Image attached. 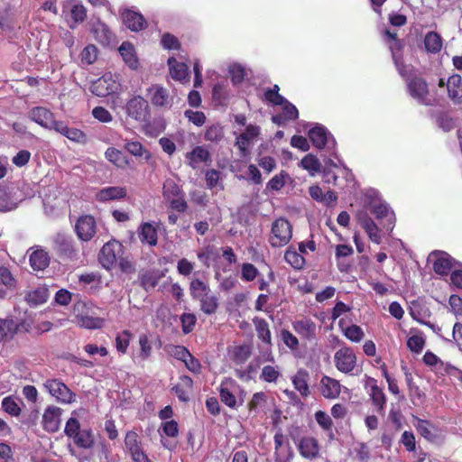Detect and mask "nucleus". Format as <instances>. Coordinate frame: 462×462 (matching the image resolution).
Returning a JSON list of instances; mask_svg holds the SVG:
<instances>
[{"mask_svg": "<svg viewBox=\"0 0 462 462\" xmlns=\"http://www.w3.org/2000/svg\"><path fill=\"white\" fill-rule=\"evenodd\" d=\"M407 92L410 97L419 105L432 106L436 103V98L430 94L427 80L418 75H413L406 80Z\"/></svg>", "mask_w": 462, "mask_h": 462, "instance_id": "nucleus-1", "label": "nucleus"}, {"mask_svg": "<svg viewBox=\"0 0 462 462\" xmlns=\"http://www.w3.org/2000/svg\"><path fill=\"white\" fill-rule=\"evenodd\" d=\"M292 237V226L285 217H279L272 224L269 243L272 247L285 246Z\"/></svg>", "mask_w": 462, "mask_h": 462, "instance_id": "nucleus-2", "label": "nucleus"}, {"mask_svg": "<svg viewBox=\"0 0 462 462\" xmlns=\"http://www.w3.org/2000/svg\"><path fill=\"white\" fill-rule=\"evenodd\" d=\"M43 386L58 402L70 404L76 400L75 393L60 379H47Z\"/></svg>", "mask_w": 462, "mask_h": 462, "instance_id": "nucleus-3", "label": "nucleus"}, {"mask_svg": "<svg viewBox=\"0 0 462 462\" xmlns=\"http://www.w3.org/2000/svg\"><path fill=\"white\" fill-rule=\"evenodd\" d=\"M123 254V245L119 241L112 239L101 248L98 260L104 268L110 270L118 262Z\"/></svg>", "mask_w": 462, "mask_h": 462, "instance_id": "nucleus-4", "label": "nucleus"}, {"mask_svg": "<svg viewBox=\"0 0 462 462\" xmlns=\"http://www.w3.org/2000/svg\"><path fill=\"white\" fill-rule=\"evenodd\" d=\"M125 112L129 117L138 122H147L150 118L148 101L141 96H134L125 105Z\"/></svg>", "mask_w": 462, "mask_h": 462, "instance_id": "nucleus-5", "label": "nucleus"}, {"mask_svg": "<svg viewBox=\"0 0 462 462\" xmlns=\"http://www.w3.org/2000/svg\"><path fill=\"white\" fill-rule=\"evenodd\" d=\"M336 368L346 374H352L356 368V356L349 346H343L336 351L334 355Z\"/></svg>", "mask_w": 462, "mask_h": 462, "instance_id": "nucleus-6", "label": "nucleus"}, {"mask_svg": "<svg viewBox=\"0 0 462 462\" xmlns=\"http://www.w3.org/2000/svg\"><path fill=\"white\" fill-rule=\"evenodd\" d=\"M119 87L120 84L113 79L112 74L106 73L91 83L90 91L97 97H106L116 93Z\"/></svg>", "mask_w": 462, "mask_h": 462, "instance_id": "nucleus-7", "label": "nucleus"}, {"mask_svg": "<svg viewBox=\"0 0 462 462\" xmlns=\"http://www.w3.org/2000/svg\"><path fill=\"white\" fill-rule=\"evenodd\" d=\"M365 387H369L367 393L375 412L381 416H384L387 398L383 390L377 385V381L372 377L368 378Z\"/></svg>", "mask_w": 462, "mask_h": 462, "instance_id": "nucleus-8", "label": "nucleus"}, {"mask_svg": "<svg viewBox=\"0 0 462 462\" xmlns=\"http://www.w3.org/2000/svg\"><path fill=\"white\" fill-rule=\"evenodd\" d=\"M147 96L155 107L170 108L172 106L173 97L162 85L152 84L147 88Z\"/></svg>", "mask_w": 462, "mask_h": 462, "instance_id": "nucleus-9", "label": "nucleus"}, {"mask_svg": "<svg viewBox=\"0 0 462 462\" xmlns=\"http://www.w3.org/2000/svg\"><path fill=\"white\" fill-rule=\"evenodd\" d=\"M53 247L58 256L63 260L73 261L78 259V250L75 248L71 237L58 235L54 240Z\"/></svg>", "mask_w": 462, "mask_h": 462, "instance_id": "nucleus-10", "label": "nucleus"}, {"mask_svg": "<svg viewBox=\"0 0 462 462\" xmlns=\"http://www.w3.org/2000/svg\"><path fill=\"white\" fill-rule=\"evenodd\" d=\"M75 230L81 241H90L97 233V224L94 217L90 215L79 217L76 222Z\"/></svg>", "mask_w": 462, "mask_h": 462, "instance_id": "nucleus-11", "label": "nucleus"}, {"mask_svg": "<svg viewBox=\"0 0 462 462\" xmlns=\"http://www.w3.org/2000/svg\"><path fill=\"white\" fill-rule=\"evenodd\" d=\"M63 410L58 406H48L42 414V428L48 432H57L60 430Z\"/></svg>", "mask_w": 462, "mask_h": 462, "instance_id": "nucleus-12", "label": "nucleus"}, {"mask_svg": "<svg viewBox=\"0 0 462 462\" xmlns=\"http://www.w3.org/2000/svg\"><path fill=\"white\" fill-rule=\"evenodd\" d=\"M291 327L300 338L304 340L312 341L316 338V323L309 318H302L293 321Z\"/></svg>", "mask_w": 462, "mask_h": 462, "instance_id": "nucleus-13", "label": "nucleus"}, {"mask_svg": "<svg viewBox=\"0 0 462 462\" xmlns=\"http://www.w3.org/2000/svg\"><path fill=\"white\" fill-rule=\"evenodd\" d=\"M319 392L326 399H337L341 393V384L339 381L328 375H323L319 383Z\"/></svg>", "mask_w": 462, "mask_h": 462, "instance_id": "nucleus-14", "label": "nucleus"}, {"mask_svg": "<svg viewBox=\"0 0 462 462\" xmlns=\"http://www.w3.org/2000/svg\"><path fill=\"white\" fill-rule=\"evenodd\" d=\"M298 448L300 454L307 459L316 458L319 454V445L313 437H303L300 439Z\"/></svg>", "mask_w": 462, "mask_h": 462, "instance_id": "nucleus-15", "label": "nucleus"}, {"mask_svg": "<svg viewBox=\"0 0 462 462\" xmlns=\"http://www.w3.org/2000/svg\"><path fill=\"white\" fill-rule=\"evenodd\" d=\"M124 24L133 32H139L147 27L144 17L137 12L126 10L122 14Z\"/></svg>", "mask_w": 462, "mask_h": 462, "instance_id": "nucleus-16", "label": "nucleus"}, {"mask_svg": "<svg viewBox=\"0 0 462 462\" xmlns=\"http://www.w3.org/2000/svg\"><path fill=\"white\" fill-rule=\"evenodd\" d=\"M29 118L42 127L48 129L51 125L54 115L46 107L36 106L30 110Z\"/></svg>", "mask_w": 462, "mask_h": 462, "instance_id": "nucleus-17", "label": "nucleus"}, {"mask_svg": "<svg viewBox=\"0 0 462 462\" xmlns=\"http://www.w3.org/2000/svg\"><path fill=\"white\" fill-rule=\"evenodd\" d=\"M192 388L193 380L188 375H181L171 390L180 402H187L189 400Z\"/></svg>", "mask_w": 462, "mask_h": 462, "instance_id": "nucleus-18", "label": "nucleus"}, {"mask_svg": "<svg viewBox=\"0 0 462 462\" xmlns=\"http://www.w3.org/2000/svg\"><path fill=\"white\" fill-rule=\"evenodd\" d=\"M126 195L127 190L125 187L110 186L101 189L96 194V199L99 202H106L125 199Z\"/></svg>", "mask_w": 462, "mask_h": 462, "instance_id": "nucleus-19", "label": "nucleus"}, {"mask_svg": "<svg viewBox=\"0 0 462 462\" xmlns=\"http://www.w3.org/2000/svg\"><path fill=\"white\" fill-rule=\"evenodd\" d=\"M310 374L306 369L300 368L291 377V383L294 388L300 393L301 397L307 398L310 394L309 387Z\"/></svg>", "mask_w": 462, "mask_h": 462, "instance_id": "nucleus-20", "label": "nucleus"}, {"mask_svg": "<svg viewBox=\"0 0 462 462\" xmlns=\"http://www.w3.org/2000/svg\"><path fill=\"white\" fill-rule=\"evenodd\" d=\"M447 89L448 97L453 103H462V79L458 74H453L448 79Z\"/></svg>", "mask_w": 462, "mask_h": 462, "instance_id": "nucleus-21", "label": "nucleus"}, {"mask_svg": "<svg viewBox=\"0 0 462 462\" xmlns=\"http://www.w3.org/2000/svg\"><path fill=\"white\" fill-rule=\"evenodd\" d=\"M170 73L174 80L182 83L189 81V68L184 62L178 61L175 58L171 57L168 60Z\"/></svg>", "mask_w": 462, "mask_h": 462, "instance_id": "nucleus-22", "label": "nucleus"}, {"mask_svg": "<svg viewBox=\"0 0 462 462\" xmlns=\"http://www.w3.org/2000/svg\"><path fill=\"white\" fill-rule=\"evenodd\" d=\"M138 236L143 244L155 246L158 243L157 228L149 222L143 223L138 228Z\"/></svg>", "mask_w": 462, "mask_h": 462, "instance_id": "nucleus-23", "label": "nucleus"}, {"mask_svg": "<svg viewBox=\"0 0 462 462\" xmlns=\"http://www.w3.org/2000/svg\"><path fill=\"white\" fill-rule=\"evenodd\" d=\"M260 134V127L257 125H249L246 126L245 131L242 133L236 142V145L238 149L245 153L250 145V142L258 136Z\"/></svg>", "mask_w": 462, "mask_h": 462, "instance_id": "nucleus-24", "label": "nucleus"}, {"mask_svg": "<svg viewBox=\"0 0 462 462\" xmlns=\"http://www.w3.org/2000/svg\"><path fill=\"white\" fill-rule=\"evenodd\" d=\"M125 64L132 69H136L139 66V60L137 58L134 45L129 42H124L118 49Z\"/></svg>", "mask_w": 462, "mask_h": 462, "instance_id": "nucleus-25", "label": "nucleus"}, {"mask_svg": "<svg viewBox=\"0 0 462 462\" xmlns=\"http://www.w3.org/2000/svg\"><path fill=\"white\" fill-rule=\"evenodd\" d=\"M360 225L367 234L369 239L379 245L382 243L381 231L374 221L365 214L360 217Z\"/></svg>", "mask_w": 462, "mask_h": 462, "instance_id": "nucleus-26", "label": "nucleus"}, {"mask_svg": "<svg viewBox=\"0 0 462 462\" xmlns=\"http://www.w3.org/2000/svg\"><path fill=\"white\" fill-rule=\"evenodd\" d=\"M371 212L375 216L377 219L386 218V223L383 224L384 228L390 231L393 229L395 217L393 213L389 212V208L386 204H374L371 209Z\"/></svg>", "mask_w": 462, "mask_h": 462, "instance_id": "nucleus-27", "label": "nucleus"}, {"mask_svg": "<svg viewBox=\"0 0 462 462\" xmlns=\"http://www.w3.org/2000/svg\"><path fill=\"white\" fill-rule=\"evenodd\" d=\"M49 295L48 288L41 286L28 291L24 300L30 307H36L45 303L48 300Z\"/></svg>", "mask_w": 462, "mask_h": 462, "instance_id": "nucleus-28", "label": "nucleus"}, {"mask_svg": "<svg viewBox=\"0 0 462 462\" xmlns=\"http://www.w3.org/2000/svg\"><path fill=\"white\" fill-rule=\"evenodd\" d=\"M253 323L257 337L265 345L272 346V333L269 323L263 318L254 317Z\"/></svg>", "mask_w": 462, "mask_h": 462, "instance_id": "nucleus-29", "label": "nucleus"}, {"mask_svg": "<svg viewBox=\"0 0 462 462\" xmlns=\"http://www.w3.org/2000/svg\"><path fill=\"white\" fill-rule=\"evenodd\" d=\"M92 32L95 39L102 45H108L114 38V34L109 27L100 21L93 25Z\"/></svg>", "mask_w": 462, "mask_h": 462, "instance_id": "nucleus-30", "label": "nucleus"}, {"mask_svg": "<svg viewBox=\"0 0 462 462\" xmlns=\"http://www.w3.org/2000/svg\"><path fill=\"white\" fill-rule=\"evenodd\" d=\"M252 346L243 344L236 346L229 352L231 360L236 365L245 364L252 356Z\"/></svg>", "mask_w": 462, "mask_h": 462, "instance_id": "nucleus-31", "label": "nucleus"}, {"mask_svg": "<svg viewBox=\"0 0 462 462\" xmlns=\"http://www.w3.org/2000/svg\"><path fill=\"white\" fill-rule=\"evenodd\" d=\"M328 131L324 126H315L309 133V138L312 144L318 149H323L328 142Z\"/></svg>", "mask_w": 462, "mask_h": 462, "instance_id": "nucleus-32", "label": "nucleus"}, {"mask_svg": "<svg viewBox=\"0 0 462 462\" xmlns=\"http://www.w3.org/2000/svg\"><path fill=\"white\" fill-rule=\"evenodd\" d=\"M30 264L33 270L42 271L50 264V256L42 249H38L30 255Z\"/></svg>", "mask_w": 462, "mask_h": 462, "instance_id": "nucleus-33", "label": "nucleus"}, {"mask_svg": "<svg viewBox=\"0 0 462 462\" xmlns=\"http://www.w3.org/2000/svg\"><path fill=\"white\" fill-rule=\"evenodd\" d=\"M71 439L78 448L84 449H89L93 448L95 443L92 430L87 429L81 430Z\"/></svg>", "mask_w": 462, "mask_h": 462, "instance_id": "nucleus-34", "label": "nucleus"}, {"mask_svg": "<svg viewBox=\"0 0 462 462\" xmlns=\"http://www.w3.org/2000/svg\"><path fill=\"white\" fill-rule=\"evenodd\" d=\"M452 268V259L448 254H440L433 263V270L439 275H448Z\"/></svg>", "mask_w": 462, "mask_h": 462, "instance_id": "nucleus-35", "label": "nucleus"}, {"mask_svg": "<svg viewBox=\"0 0 462 462\" xmlns=\"http://www.w3.org/2000/svg\"><path fill=\"white\" fill-rule=\"evenodd\" d=\"M425 49L430 53H438L442 49V39L436 32H429L424 37Z\"/></svg>", "mask_w": 462, "mask_h": 462, "instance_id": "nucleus-36", "label": "nucleus"}, {"mask_svg": "<svg viewBox=\"0 0 462 462\" xmlns=\"http://www.w3.org/2000/svg\"><path fill=\"white\" fill-rule=\"evenodd\" d=\"M105 156L110 162H112L118 168H125L129 164L126 156L123 153L122 151L116 148H107L105 152Z\"/></svg>", "mask_w": 462, "mask_h": 462, "instance_id": "nucleus-37", "label": "nucleus"}, {"mask_svg": "<svg viewBox=\"0 0 462 462\" xmlns=\"http://www.w3.org/2000/svg\"><path fill=\"white\" fill-rule=\"evenodd\" d=\"M344 319H340L338 322L339 327L341 328L344 336L350 341L358 343L360 342L364 337L365 333L361 327L357 325H350L348 327L344 328Z\"/></svg>", "mask_w": 462, "mask_h": 462, "instance_id": "nucleus-38", "label": "nucleus"}, {"mask_svg": "<svg viewBox=\"0 0 462 462\" xmlns=\"http://www.w3.org/2000/svg\"><path fill=\"white\" fill-rule=\"evenodd\" d=\"M208 292H210L209 286L202 280L195 278L190 281L189 294L193 300H199Z\"/></svg>", "mask_w": 462, "mask_h": 462, "instance_id": "nucleus-39", "label": "nucleus"}, {"mask_svg": "<svg viewBox=\"0 0 462 462\" xmlns=\"http://www.w3.org/2000/svg\"><path fill=\"white\" fill-rule=\"evenodd\" d=\"M198 300L200 302L201 311L208 315L214 314L219 306L217 297L210 292L199 298Z\"/></svg>", "mask_w": 462, "mask_h": 462, "instance_id": "nucleus-40", "label": "nucleus"}, {"mask_svg": "<svg viewBox=\"0 0 462 462\" xmlns=\"http://www.w3.org/2000/svg\"><path fill=\"white\" fill-rule=\"evenodd\" d=\"M125 149L135 157H143L146 162H149L152 159L151 152L145 149L138 141L125 143Z\"/></svg>", "mask_w": 462, "mask_h": 462, "instance_id": "nucleus-41", "label": "nucleus"}, {"mask_svg": "<svg viewBox=\"0 0 462 462\" xmlns=\"http://www.w3.org/2000/svg\"><path fill=\"white\" fill-rule=\"evenodd\" d=\"M76 319L80 327L88 329L101 328L105 320L102 318L92 317L84 314H76Z\"/></svg>", "mask_w": 462, "mask_h": 462, "instance_id": "nucleus-42", "label": "nucleus"}, {"mask_svg": "<svg viewBox=\"0 0 462 462\" xmlns=\"http://www.w3.org/2000/svg\"><path fill=\"white\" fill-rule=\"evenodd\" d=\"M228 382H222L219 385V397L220 401L231 409L237 408V400L235 394L231 392V390L227 386Z\"/></svg>", "mask_w": 462, "mask_h": 462, "instance_id": "nucleus-43", "label": "nucleus"}, {"mask_svg": "<svg viewBox=\"0 0 462 462\" xmlns=\"http://www.w3.org/2000/svg\"><path fill=\"white\" fill-rule=\"evenodd\" d=\"M17 208V202L14 199L9 189L0 185V211L6 212Z\"/></svg>", "mask_w": 462, "mask_h": 462, "instance_id": "nucleus-44", "label": "nucleus"}, {"mask_svg": "<svg viewBox=\"0 0 462 462\" xmlns=\"http://www.w3.org/2000/svg\"><path fill=\"white\" fill-rule=\"evenodd\" d=\"M152 344L151 334H142L139 337L140 352L139 357L144 361L151 357L152 352Z\"/></svg>", "mask_w": 462, "mask_h": 462, "instance_id": "nucleus-45", "label": "nucleus"}, {"mask_svg": "<svg viewBox=\"0 0 462 462\" xmlns=\"http://www.w3.org/2000/svg\"><path fill=\"white\" fill-rule=\"evenodd\" d=\"M125 445L130 455L143 449L139 435L134 431H127L125 437Z\"/></svg>", "mask_w": 462, "mask_h": 462, "instance_id": "nucleus-46", "label": "nucleus"}, {"mask_svg": "<svg viewBox=\"0 0 462 462\" xmlns=\"http://www.w3.org/2000/svg\"><path fill=\"white\" fill-rule=\"evenodd\" d=\"M182 194H184L183 190L174 180H167L163 183L162 195L166 200L180 197Z\"/></svg>", "mask_w": 462, "mask_h": 462, "instance_id": "nucleus-47", "label": "nucleus"}, {"mask_svg": "<svg viewBox=\"0 0 462 462\" xmlns=\"http://www.w3.org/2000/svg\"><path fill=\"white\" fill-rule=\"evenodd\" d=\"M187 159L190 163L207 162L210 161L209 152L203 146H196L191 152L187 153Z\"/></svg>", "mask_w": 462, "mask_h": 462, "instance_id": "nucleus-48", "label": "nucleus"}, {"mask_svg": "<svg viewBox=\"0 0 462 462\" xmlns=\"http://www.w3.org/2000/svg\"><path fill=\"white\" fill-rule=\"evenodd\" d=\"M132 337L133 333L128 329H125L117 334L116 337V347L120 354L124 355L127 352Z\"/></svg>", "mask_w": 462, "mask_h": 462, "instance_id": "nucleus-49", "label": "nucleus"}, {"mask_svg": "<svg viewBox=\"0 0 462 462\" xmlns=\"http://www.w3.org/2000/svg\"><path fill=\"white\" fill-rule=\"evenodd\" d=\"M284 259L295 269H301L305 264L304 257L291 247L285 251Z\"/></svg>", "mask_w": 462, "mask_h": 462, "instance_id": "nucleus-50", "label": "nucleus"}, {"mask_svg": "<svg viewBox=\"0 0 462 462\" xmlns=\"http://www.w3.org/2000/svg\"><path fill=\"white\" fill-rule=\"evenodd\" d=\"M300 165L304 170L310 171L311 174L319 172L322 167L319 160L311 153L305 155L301 159Z\"/></svg>", "mask_w": 462, "mask_h": 462, "instance_id": "nucleus-51", "label": "nucleus"}, {"mask_svg": "<svg viewBox=\"0 0 462 462\" xmlns=\"http://www.w3.org/2000/svg\"><path fill=\"white\" fill-rule=\"evenodd\" d=\"M17 325L13 319H0V342L16 333Z\"/></svg>", "mask_w": 462, "mask_h": 462, "instance_id": "nucleus-52", "label": "nucleus"}, {"mask_svg": "<svg viewBox=\"0 0 462 462\" xmlns=\"http://www.w3.org/2000/svg\"><path fill=\"white\" fill-rule=\"evenodd\" d=\"M279 91H280V87L277 84L273 85V88H269L265 89L264 94H263L264 99L267 102H269L274 106L282 105V103L285 102L286 98L284 97H282L279 93Z\"/></svg>", "mask_w": 462, "mask_h": 462, "instance_id": "nucleus-53", "label": "nucleus"}, {"mask_svg": "<svg viewBox=\"0 0 462 462\" xmlns=\"http://www.w3.org/2000/svg\"><path fill=\"white\" fill-rule=\"evenodd\" d=\"M224 137L223 127L219 124H215L206 129L204 139L208 142H219Z\"/></svg>", "mask_w": 462, "mask_h": 462, "instance_id": "nucleus-54", "label": "nucleus"}, {"mask_svg": "<svg viewBox=\"0 0 462 462\" xmlns=\"http://www.w3.org/2000/svg\"><path fill=\"white\" fill-rule=\"evenodd\" d=\"M280 375L278 366L264 365L262 368L260 379L266 383H276Z\"/></svg>", "mask_w": 462, "mask_h": 462, "instance_id": "nucleus-55", "label": "nucleus"}, {"mask_svg": "<svg viewBox=\"0 0 462 462\" xmlns=\"http://www.w3.org/2000/svg\"><path fill=\"white\" fill-rule=\"evenodd\" d=\"M433 428V425L429 420L421 419H419L416 424L418 432L428 440H433L435 439V435L432 432Z\"/></svg>", "mask_w": 462, "mask_h": 462, "instance_id": "nucleus-56", "label": "nucleus"}, {"mask_svg": "<svg viewBox=\"0 0 462 462\" xmlns=\"http://www.w3.org/2000/svg\"><path fill=\"white\" fill-rule=\"evenodd\" d=\"M0 283L8 290H14L16 287V280L11 271L5 266H0Z\"/></svg>", "mask_w": 462, "mask_h": 462, "instance_id": "nucleus-57", "label": "nucleus"}, {"mask_svg": "<svg viewBox=\"0 0 462 462\" xmlns=\"http://www.w3.org/2000/svg\"><path fill=\"white\" fill-rule=\"evenodd\" d=\"M425 346V339L421 335L411 336L407 340V347L411 352L419 354Z\"/></svg>", "mask_w": 462, "mask_h": 462, "instance_id": "nucleus-58", "label": "nucleus"}, {"mask_svg": "<svg viewBox=\"0 0 462 462\" xmlns=\"http://www.w3.org/2000/svg\"><path fill=\"white\" fill-rule=\"evenodd\" d=\"M259 275L258 269L250 263H245L241 266V278L245 282H253Z\"/></svg>", "mask_w": 462, "mask_h": 462, "instance_id": "nucleus-59", "label": "nucleus"}, {"mask_svg": "<svg viewBox=\"0 0 462 462\" xmlns=\"http://www.w3.org/2000/svg\"><path fill=\"white\" fill-rule=\"evenodd\" d=\"M315 420L319 427L325 431H331L333 428L332 419L323 411L315 412Z\"/></svg>", "mask_w": 462, "mask_h": 462, "instance_id": "nucleus-60", "label": "nucleus"}, {"mask_svg": "<svg viewBox=\"0 0 462 462\" xmlns=\"http://www.w3.org/2000/svg\"><path fill=\"white\" fill-rule=\"evenodd\" d=\"M281 338L283 344L291 350H297L299 348V339L288 329L282 328L281 330Z\"/></svg>", "mask_w": 462, "mask_h": 462, "instance_id": "nucleus-61", "label": "nucleus"}, {"mask_svg": "<svg viewBox=\"0 0 462 462\" xmlns=\"http://www.w3.org/2000/svg\"><path fill=\"white\" fill-rule=\"evenodd\" d=\"M181 328L184 334H189L193 331L197 318L193 313H183L180 316Z\"/></svg>", "mask_w": 462, "mask_h": 462, "instance_id": "nucleus-62", "label": "nucleus"}, {"mask_svg": "<svg viewBox=\"0 0 462 462\" xmlns=\"http://www.w3.org/2000/svg\"><path fill=\"white\" fill-rule=\"evenodd\" d=\"M266 402V395L263 392H258L253 394L252 399L248 402V411L256 412L260 407Z\"/></svg>", "mask_w": 462, "mask_h": 462, "instance_id": "nucleus-63", "label": "nucleus"}, {"mask_svg": "<svg viewBox=\"0 0 462 462\" xmlns=\"http://www.w3.org/2000/svg\"><path fill=\"white\" fill-rule=\"evenodd\" d=\"M282 109V115L288 121H295L299 117V111L297 107L290 101L285 99V102L280 105Z\"/></svg>", "mask_w": 462, "mask_h": 462, "instance_id": "nucleus-64", "label": "nucleus"}]
</instances>
